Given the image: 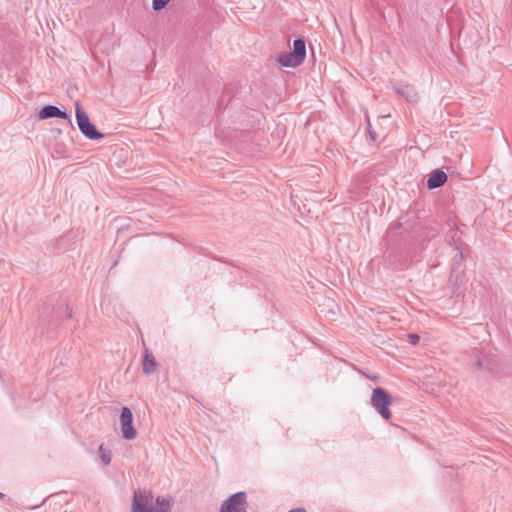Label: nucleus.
Here are the masks:
<instances>
[{
	"label": "nucleus",
	"instance_id": "obj_1",
	"mask_svg": "<svg viewBox=\"0 0 512 512\" xmlns=\"http://www.w3.org/2000/svg\"><path fill=\"white\" fill-rule=\"evenodd\" d=\"M393 403V397L382 387L372 390L371 405L385 419L390 420L392 413L389 409Z\"/></svg>",
	"mask_w": 512,
	"mask_h": 512
},
{
	"label": "nucleus",
	"instance_id": "obj_2",
	"mask_svg": "<svg viewBox=\"0 0 512 512\" xmlns=\"http://www.w3.org/2000/svg\"><path fill=\"white\" fill-rule=\"evenodd\" d=\"M75 112L79 130L86 138L90 140H99L104 137V134L99 132L95 125L91 123L87 113L78 103L76 104Z\"/></svg>",
	"mask_w": 512,
	"mask_h": 512
},
{
	"label": "nucleus",
	"instance_id": "obj_3",
	"mask_svg": "<svg viewBox=\"0 0 512 512\" xmlns=\"http://www.w3.org/2000/svg\"><path fill=\"white\" fill-rule=\"evenodd\" d=\"M248 502L246 492H237L224 500L219 512H247Z\"/></svg>",
	"mask_w": 512,
	"mask_h": 512
},
{
	"label": "nucleus",
	"instance_id": "obj_4",
	"mask_svg": "<svg viewBox=\"0 0 512 512\" xmlns=\"http://www.w3.org/2000/svg\"><path fill=\"white\" fill-rule=\"evenodd\" d=\"M120 426L124 439L133 440L137 437V431L133 427V414L129 407L121 409Z\"/></svg>",
	"mask_w": 512,
	"mask_h": 512
},
{
	"label": "nucleus",
	"instance_id": "obj_5",
	"mask_svg": "<svg viewBox=\"0 0 512 512\" xmlns=\"http://www.w3.org/2000/svg\"><path fill=\"white\" fill-rule=\"evenodd\" d=\"M153 501V495L147 490H138L134 492L131 512H151L146 509Z\"/></svg>",
	"mask_w": 512,
	"mask_h": 512
},
{
	"label": "nucleus",
	"instance_id": "obj_6",
	"mask_svg": "<svg viewBox=\"0 0 512 512\" xmlns=\"http://www.w3.org/2000/svg\"><path fill=\"white\" fill-rule=\"evenodd\" d=\"M39 119L44 120L48 118H62L70 122V118L65 111L60 110L58 107L53 105L44 106L38 114Z\"/></svg>",
	"mask_w": 512,
	"mask_h": 512
},
{
	"label": "nucleus",
	"instance_id": "obj_7",
	"mask_svg": "<svg viewBox=\"0 0 512 512\" xmlns=\"http://www.w3.org/2000/svg\"><path fill=\"white\" fill-rule=\"evenodd\" d=\"M446 181L447 174L441 169H436L430 174L427 180V187L428 189H436L443 186Z\"/></svg>",
	"mask_w": 512,
	"mask_h": 512
},
{
	"label": "nucleus",
	"instance_id": "obj_8",
	"mask_svg": "<svg viewBox=\"0 0 512 512\" xmlns=\"http://www.w3.org/2000/svg\"><path fill=\"white\" fill-rule=\"evenodd\" d=\"M395 91L398 95L404 97L408 102L416 103L418 101V93L412 85H399L398 87H395Z\"/></svg>",
	"mask_w": 512,
	"mask_h": 512
},
{
	"label": "nucleus",
	"instance_id": "obj_9",
	"mask_svg": "<svg viewBox=\"0 0 512 512\" xmlns=\"http://www.w3.org/2000/svg\"><path fill=\"white\" fill-rule=\"evenodd\" d=\"M157 366L158 364L152 353L146 350L142 361L143 373L145 375H151L156 371Z\"/></svg>",
	"mask_w": 512,
	"mask_h": 512
},
{
	"label": "nucleus",
	"instance_id": "obj_10",
	"mask_svg": "<svg viewBox=\"0 0 512 512\" xmlns=\"http://www.w3.org/2000/svg\"><path fill=\"white\" fill-rule=\"evenodd\" d=\"M277 61L284 67H297L302 64L291 51L280 53Z\"/></svg>",
	"mask_w": 512,
	"mask_h": 512
},
{
	"label": "nucleus",
	"instance_id": "obj_11",
	"mask_svg": "<svg viewBox=\"0 0 512 512\" xmlns=\"http://www.w3.org/2000/svg\"><path fill=\"white\" fill-rule=\"evenodd\" d=\"M291 52L297 57L299 61L303 63L306 57L305 41L301 38L295 39L293 42V49Z\"/></svg>",
	"mask_w": 512,
	"mask_h": 512
},
{
	"label": "nucleus",
	"instance_id": "obj_12",
	"mask_svg": "<svg viewBox=\"0 0 512 512\" xmlns=\"http://www.w3.org/2000/svg\"><path fill=\"white\" fill-rule=\"evenodd\" d=\"M291 52L297 57L299 61L303 63L306 57L305 41L301 38L295 39L293 42V49Z\"/></svg>",
	"mask_w": 512,
	"mask_h": 512
},
{
	"label": "nucleus",
	"instance_id": "obj_13",
	"mask_svg": "<svg viewBox=\"0 0 512 512\" xmlns=\"http://www.w3.org/2000/svg\"><path fill=\"white\" fill-rule=\"evenodd\" d=\"M171 508H172L171 499L164 498V497H158L156 499L154 510L159 511V512H171Z\"/></svg>",
	"mask_w": 512,
	"mask_h": 512
},
{
	"label": "nucleus",
	"instance_id": "obj_14",
	"mask_svg": "<svg viewBox=\"0 0 512 512\" xmlns=\"http://www.w3.org/2000/svg\"><path fill=\"white\" fill-rule=\"evenodd\" d=\"M474 368L476 370H483V369H487V370H490V371H494V368L491 366V363L488 361V359L484 358V359H480L478 358L475 362H474Z\"/></svg>",
	"mask_w": 512,
	"mask_h": 512
},
{
	"label": "nucleus",
	"instance_id": "obj_15",
	"mask_svg": "<svg viewBox=\"0 0 512 512\" xmlns=\"http://www.w3.org/2000/svg\"><path fill=\"white\" fill-rule=\"evenodd\" d=\"M99 452L101 456V461L104 465H109L112 459V453L110 450L106 449L104 445H100Z\"/></svg>",
	"mask_w": 512,
	"mask_h": 512
},
{
	"label": "nucleus",
	"instance_id": "obj_16",
	"mask_svg": "<svg viewBox=\"0 0 512 512\" xmlns=\"http://www.w3.org/2000/svg\"><path fill=\"white\" fill-rule=\"evenodd\" d=\"M170 0H153L152 1V8L154 11L158 12L164 9Z\"/></svg>",
	"mask_w": 512,
	"mask_h": 512
},
{
	"label": "nucleus",
	"instance_id": "obj_17",
	"mask_svg": "<svg viewBox=\"0 0 512 512\" xmlns=\"http://www.w3.org/2000/svg\"><path fill=\"white\" fill-rule=\"evenodd\" d=\"M420 337L417 334H408V342L411 345H417L419 343Z\"/></svg>",
	"mask_w": 512,
	"mask_h": 512
},
{
	"label": "nucleus",
	"instance_id": "obj_18",
	"mask_svg": "<svg viewBox=\"0 0 512 512\" xmlns=\"http://www.w3.org/2000/svg\"><path fill=\"white\" fill-rule=\"evenodd\" d=\"M65 311H66V318L71 319L73 316V312L69 305L65 306Z\"/></svg>",
	"mask_w": 512,
	"mask_h": 512
},
{
	"label": "nucleus",
	"instance_id": "obj_19",
	"mask_svg": "<svg viewBox=\"0 0 512 512\" xmlns=\"http://www.w3.org/2000/svg\"><path fill=\"white\" fill-rule=\"evenodd\" d=\"M288 512H307L304 508H296V509H292Z\"/></svg>",
	"mask_w": 512,
	"mask_h": 512
},
{
	"label": "nucleus",
	"instance_id": "obj_20",
	"mask_svg": "<svg viewBox=\"0 0 512 512\" xmlns=\"http://www.w3.org/2000/svg\"><path fill=\"white\" fill-rule=\"evenodd\" d=\"M369 379L373 380V381H377L379 379V377L377 375H374V376H367Z\"/></svg>",
	"mask_w": 512,
	"mask_h": 512
},
{
	"label": "nucleus",
	"instance_id": "obj_21",
	"mask_svg": "<svg viewBox=\"0 0 512 512\" xmlns=\"http://www.w3.org/2000/svg\"><path fill=\"white\" fill-rule=\"evenodd\" d=\"M369 135L372 140H375V135L372 131L369 130Z\"/></svg>",
	"mask_w": 512,
	"mask_h": 512
},
{
	"label": "nucleus",
	"instance_id": "obj_22",
	"mask_svg": "<svg viewBox=\"0 0 512 512\" xmlns=\"http://www.w3.org/2000/svg\"><path fill=\"white\" fill-rule=\"evenodd\" d=\"M4 495L0 492V498H2Z\"/></svg>",
	"mask_w": 512,
	"mask_h": 512
}]
</instances>
